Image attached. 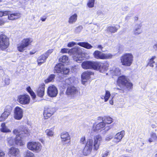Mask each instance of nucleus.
Segmentation results:
<instances>
[{
	"mask_svg": "<svg viewBox=\"0 0 157 157\" xmlns=\"http://www.w3.org/2000/svg\"><path fill=\"white\" fill-rule=\"evenodd\" d=\"M55 77V75L53 74L50 75L45 80L46 83H48L54 80Z\"/></svg>",
	"mask_w": 157,
	"mask_h": 157,
	"instance_id": "obj_41",
	"label": "nucleus"
},
{
	"mask_svg": "<svg viewBox=\"0 0 157 157\" xmlns=\"http://www.w3.org/2000/svg\"><path fill=\"white\" fill-rule=\"evenodd\" d=\"M59 60L60 62L63 63H66V64H67L68 62V58L66 55L62 56Z\"/></svg>",
	"mask_w": 157,
	"mask_h": 157,
	"instance_id": "obj_37",
	"label": "nucleus"
},
{
	"mask_svg": "<svg viewBox=\"0 0 157 157\" xmlns=\"http://www.w3.org/2000/svg\"><path fill=\"white\" fill-rule=\"evenodd\" d=\"M104 128V129L105 131H108L111 128V126L110 125L105 126Z\"/></svg>",
	"mask_w": 157,
	"mask_h": 157,
	"instance_id": "obj_61",
	"label": "nucleus"
},
{
	"mask_svg": "<svg viewBox=\"0 0 157 157\" xmlns=\"http://www.w3.org/2000/svg\"><path fill=\"white\" fill-rule=\"evenodd\" d=\"M13 132L14 134L17 135L19 136L21 135L25 136H28L29 133L27 128H23L21 127L14 129Z\"/></svg>",
	"mask_w": 157,
	"mask_h": 157,
	"instance_id": "obj_11",
	"label": "nucleus"
},
{
	"mask_svg": "<svg viewBox=\"0 0 157 157\" xmlns=\"http://www.w3.org/2000/svg\"><path fill=\"white\" fill-rule=\"evenodd\" d=\"M95 0H89L87 3V6L89 8H92L94 6Z\"/></svg>",
	"mask_w": 157,
	"mask_h": 157,
	"instance_id": "obj_44",
	"label": "nucleus"
},
{
	"mask_svg": "<svg viewBox=\"0 0 157 157\" xmlns=\"http://www.w3.org/2000/svg\"><path fill=\"white\" fill-rule=\"evenodd\" d=\"M5 82L6 85H8L10 83V79L9 78H6L5 80Z\"/></svg>",
	"mask_w": 157,
	"mask_h": 157,
	"instance_id": "obj_57",
	"label": "nucleus"
},
{
	"mask_svg": "<svg viewBox=\"0 0 157 157\" xmlns=\"http://www.w3.org/2000/svg\"><path fill=\"white\" fill-rule=\"evenodd\" d=\"M71 79L70 78V79H67L65 80V82L66 85H69L72 83L70 81Z\"/></svg>",
	"mask_w": 157,
	"mask_h": 157,
	"instance_id": "obj_59",
	"label": "nucleus"
},
{
	"mask_svg": "<svg viewBox=\"0 0 157 157\" xmlns=\"http://www.w3.org/2000/svg\"><path fill=\"white\" fill-rule=\"evenodd\" d=\"M45 85L43 83L39 86L36 90V93L38 96L42 97L44 94Z\"/></svg>",
	"mask_w": 157,
	"mask_h": 157,
	"instance_id": "obj_20",
	"label": "nucleus"
},
{
	"mask_svg": "<svg viewBox=\"0 0 157 157\" xmlns=\"http://www.w3.org/2000/svg\"><path fill=\"white\" fill-rule=\"evenodd\" d=\"M0 130L1 132L4 133L10 132H11V130L9 129L6 126L5 123H2V124L1 125V128Z\"/></svg>",
	"mask_w": 157,
	"mask_h": 157,
	"instance_id": "obj_31",
	"label": "nucleus"
},
{
	"mask_svg": "<svg viewBox=\"0 0 157 157\" xmlns=\"http://www.w3.org/2000/svg\"><path fill=\"white\" fill-rule=\"evenodd\" d=\"M114 90H118V92L119 93H123L124 92V91L123 90L121 89L118 88H114Z\"/></svg>",
	"mask_w": 157,
	"mask_h": 157,
	"instance_id": "obj_58",
	"label": "nucleus"
},
{
	"mask_svg": "<svg viewBox=\"0 0 157 157\" xmlns=\"http://www.w3.org/2000/svg\"><path fill=\"white\" fill-rule=\"evenodd\" d=\"M10 12L9 11H3V16H6L8 15L10 13Z\"/></svg>",
	"mask_w": 157,
	"mask_h": 157,
	"instance_id": "obj_56",
	"label": "nucleus"
},
{
	"mask_svg": "<svg viewBox=\"0 0 157 157\" xmlns=\"http://www.w3.org/2000/svg\"><path fill=\"white\" fill-rule=\"evenodd\" d=\"M70 71V70L68 68H65L64 67L62 74H63L65 75H67Z\"/></svg>",
	"mask_w": 157,
	"mask_h": 157,
	"instance_id": "obj_48",
	"label": "nucleus"
},
{
	"mask_svg": "<svg viewBox=\"0 0 157 157\" xmlns=\"http://www.w3.org/2000/svg\"><path fill=\"white\" fill-rule=\"evenodd\" d=\"M8 20L6 18H2L0 19V25H2L5 23L8 22Z\"/></svg>",
	"mask_w": 157,
	"mask_h": 157,
	"instance_id": "obj_46",
	"label": "nucleus"
},
{
	"mask_svg": "<svg viewBox=\"0 0 157 157\" xmlns=\"http://www.w3.org/2000/svg\"><path fill=\"white\" fill-rule=\"evenodd\" d=\"M77 15L75 13L71 16L69 18L68 22L70 24H73L75 23L77 20Z\"/></svg>",
	"mask_w": 157,
	"mask_h": 157,
	"instance_id": "obj_35",
	"label": "nucleus"
},
{
	"mask_svg": "<svg viewBox=\"0 0 157 157\" xmlns=\"http://www.w3.org/2000/svg\"><path fill=\"white\" fill-rule=\"evenodd\" d=\"M82 29V26H79L77 27L75 29L76 33H78L81 32Z\"/></svg>",
	"mask_w": 157,
	"mask_h": 157,
	"instance_id": "obj_53",
	"label": "nucleus"
},
{
	"mask_svg": "<svg viewBox=\"0 0 157 157\" xmlns=\"http://www.w3.org/2000/svg\"><path fill=\"white\" fill-rule=\"evenodd\" d=\"M61 142L62 144L66 145L69 144L71 142V137L69 133L67 132H62L60 135Z\"/></svg>",
	"mask_w": 157,
	"mask_h": 157,
	"instance_id": "obj_9",
	"label": "nucleus"
},
{
	"mask_svg": "<svg viewBox=\"0 0 157 157\" xmlns=\"http://www.w3.org/2000/svg\"><path fill=\"white\" fill-rule=\"evenodd\" d=\"M111 96L110 92L108 90H106L105 95H102L101 98L102 99H104V101H107Z\"/></svg>",
	"mask_w": 157,
	"mask_h": 157,
	"instance_id": "obj_32",
	"label": "nucleus"
},
{
	"mask_svg": "<svg viewBox=\"0 0 157 157\" xmlns=\"http://www.w3.org/2000/svg\"><path fill=\"white\" fill-rule=\"evenodd\" d=\"M47 58V57L44 54L38 57L37 60L38 65L40 66L42 63H44Z\"/></svg>",
	"mask_w": 157,
	"mask_h": 157,
	"instance_id": "obj_27",
	"label": "nucleus"
},
{
	"mask_svg": "<svg viewBox=\"0 0 157 157\" xmlns=\"http://www.w3.org/2000/svg\"><path fill=\"white\" fill-rule=\"evenodd\" d=\"M19 153V149L17 148L11 147L8 151V155L10 157H17Z\"/></svg>",
	"mask_w": 157,
	"mask_h": 157,
	"instance_id": "obj_18",
	"label": "nucleus"
},
{
	"mask_svg": "<svg viewBox=\"0 0 157 157\" xmlns=\"http://www.w3.org/2000/svg\"><path fill=\"white\" fill-rule=\"evenodd\" d=\"M153 48L155 51H157V43H155L154 44L153 46Z\"/></svg>",
	"mask_w": 157,
	"mask_h": 157,
	"instance_id": "obj_64",
	"label": "nucleus"
},
{
	"mask_svg": "<svg viewBox=\"0 0 157 157\" xmlns=\"http://www.w3.org/2000/svg\"><path fill=\"white\" fill-rule=\"evenodd\" d=\"M102 141L101 136L99 135H97L94 138V150L97 151L99 148V146Z\"/></svg>",
	"mask_w": 157,
	"mask_h": 157,
	"instance_id": "obj_14",
	"label": "nucleus"
},
{
	"mask_svg": "<svg viewBox=\"0 0 157 157\" xmlns=\"http://www.w3.org/2000/svg\"><path fill=\"white\" fill-rule=\"evenodd\" d=\"M17 100L21 104L26 105L29 103L30 98L27 95H20L18 96Z\"/></svg>",
	"mask_w": 157,
	"mask_h": 157,
	"instance_id": "obj_10",
	"label": "nucleus"
},
{
	"mask_svg": "<svg viewBox=\"0 0 157 157\" xmlns=\"http://www.w3.org/2000/svg\"><path fill=\"white\" fill-rule=\"evenodd\" d=\"M23 117V110L19 107H16L14 109V117L17 120H20Z\"/></svg>",
	"mask_w": 157,
	"mask_h": 157,
	"instance_id": "obj_15",
	"label": "nucleus"
},
{
	"mask_svg": "<svg viewBox=\"0 0 157 157\" xmlns=\"http://www.w3.org/2000/svg\"><path fill=\"white\" fill-rule=\"evenodd\" d=\"M118 29L115 26H109L107 28L108 31L112 33H114L117 32Z\"/></svg>",
	"mask_w": 157,
	"mask_h": 157,
	"instance_id": "obj_39",
	"label": "nucleus"
},
{
	"mask_svg": "<svg viewBox=\"0 0 157 157\" xmlns=\"http://www.w3.org/2000/svg\"><path fill=\"white\" fill-rule=\"evenodd\" d=\"M5 154V152L3 151L0 150V157H4Z\"/></svg>",
	"mask_w": 157,
	"mask_h": 157,
	"instance_id": "obj_60",
	"label": "nucleus"
},
{
	"mask_svg": "<svg viewBox=\"0 0 157 157\" xmlns=\"http://www.w3.org/2000/svg\"><path fill=\"white\" fill-rule=\"evenodd\" d=\"M101 118L102 121L105 124H111L113 122V119L111 117L109 116H105L103 117H99Z\"/></svg>",
	"mask_w": 157,
	"mask_h": 157,
	"instance_id": "obj_28",
	"label": "nucleus"
},
{
	"mask_svg": "<svg viewBox=\"0 0 157 157\" xmlns=\"http://www.w3.org/2000/svg\"><path fill=\"white\" fill-rule=\"evenodd\" d=\"M80 142L81 144H84L86 143V138L84 136L82 137L80 139Z\"/></svg>",
	"mask_w": 157,
	"mask_h": 157,
	"instance_id": "obj_52",
	"label": "nucleus"
},
{
	"mask_svg": "<svg viewBox=\"0 0 157 157\" xmlns=\"http://www.w3.org/2000/svg\"><path fill=\"white\" fill-rule=\"evenodd\" d=\"M93 145L94 143L93 142V140L92 139H88L85 146L90 147V148L92 149Z\"/></svg>",
	"mask_w": 157,
	"mask_h": 157,
	"instance_id": "obj_38",
	"label": "nucleus"
},
{
	"mask_svg": "<svg viewBox=\"0 0 157 157\" xmlns=\"http://www.w3.org/2000/svg\"><path fill=\"white\" fill-rule=\"evenodd\" d=\"M98 63L97 62L86 61L83 62L82 64V67L84 69H93L96 70Z\"/></svg>",
	"mask_w": 157,
	"mask_h": 157,
	"instance_id": "obj_8",
	"label": "nucleus"
},
{
	"mask_svg": "<svg viewBox=\"0 0 157 157\" xmlns=\"http://www.w3.org/2000/svg\"><path fill=\"white\" fill-rule=\"evenodd\" d=\"M134 13H129L128 15L126 16L125 18V19L126 21H128L130 19L133 15Z\"/></svg>",
	"mask_w": 157,
	"mask_h": 157,
	"instance_id": "obj_50",
	"label": "nucleus"
},
{
	"mask_svg": "<svg viewBox=\"0 0 157 157\" xmlns=\"http://www.w3.org/2000/svg\"><path fill=\"white\" fill-rule=\"evenodd\" d=\"M77 44L87 49H90L93 47L90 44L87 42H81L78 43Z\"/></svg>",
	"mask_w": 157,
	"mask_h": 157,
	"instance_id": "obj_29",
	"label": "nucleus"
},
{
	"mask_svg": "<svg viewBox=\"0 0 157 157\" xmlns=\"http://www.w3.org/2000/svg\"><path fill=\"white\" fill-rule=\"evenodd\" d=\"M30 94L31 95V96L32 97L33 99H34L35 98L36 96L34 93L33 91L30 93Z\"/></svg>",
	"mask_w": 157,
	"mask_h": 157,
	"instance_id": "obj_62",
	"label": "nucleus"
},
{
	"mask_svg": "<svg viewBox=\"0 0 157 157\" xmlns=\"http://www.w3.org/2000/svg\"><path fill=\"white\" fill-rule=\"evenodd\" d=\"M70 55H72L74 60L79 63L84 60V56L82 54L81 48L78 46L70 49Z\"/></svg>",
	"mask_w": 157,
	"mask_h": 157,
	"instance_id": "obj_1",
	"label": "nucleus"
},
{
	"mask_svg": "<svg viewBox=\"0 0 157 157\" xmlns=\"http://www.w3.org/2000/svg\"><path fill=\"white\" fill-rule=\"evenodd\" d=\"M92 148L85 146L83 150V154L84 155L86 156L89 155L92 151Z\"/></svg>",
	"mask_w": 157,
	"mask_h": 157,
	"instance_id": "obj_33",
	"label": "nucleus"
},
{
	"mask_svg": "<svg viewBox=\"0 0 157 157\" xmlns=\"http://www.w3.org/2000/svg\"><path fill=\"white\" fill-rule=\"evenodd\" d=\"M98 65L97 66V69L96 70L98 69V71L101 73H105L107 71L109 67V65L107 63H101L100 62H98Z\"/></svg>",
	"mask_w": 157,
	"mask_h": 157,
	"instance_id": "obj_16",
	"label": "nucleus"
},
{
	"mask_svg": "<svg viewBox=\"0 0 157 157\" xmlns=\"http://www.w3.org/2000/svg\"><path fill=\"white\" fill-rule=\"evenodd\" d=\"M63 67V65L61 63L57 64L54 68V73H62Z\"/></svg>",
	"mask_w": 157,
	"mask_h": 157,
	"instance_id": "obj_25",
	"label": "nucleus"
},
{
	"mask_svg": "<svg viewBox=\"0 0 157 157\" xmlns=\"http://www.w3.org/2000/svg\"><path fill=\"white\" fill-rule=\"evenodd\" d=\"M9 45V39L4 35H0V49L4 50L7 48Z\"/></svg>",
	"mask_w": 157,
	"mask_h": 157,
	"instance_id": "obj_7",
	"label": "nucleus"
},
{
	"mask_svg": "<svg viewBox=\"0 0 157 157\" xmlns=\"http://www.w3.org/2000/svg\"><path fill=\"white\" fill-rule=\"evenodd\" d=\"M15 144L19 145L22 146L24 144L25 142L21 136L17 135L15 140Z\"/></svg>",
	"mask_w": 157,
	"mask_h": 157,
	"instance_id": "obj_26",
	"label": "nucleus"
},
{
	"mask_svg": "<svg viewBox=\"0 0 157 157\" xmlns=\"http://www.w3.org/2000/svg\"><path fill=\"white\" fill-rule=\"evenodd\" d=\"M113 135L112 134L108 135L105 138L106 141H109L113 138Z\"/></svg>",
	"mask_w": 157,
	"mask_h": 157,
	"instance_id": "obj_51",
	"label": "nucleus"
},
{
	"mask_svg": "<svg viewBox=\"0 0 157 157\" xmlns=\"http://www.w3.org/2000/svg\"><path fill=\"white\" fill-rule=\"evenodd\" d=\"M24 155V157H35L34 154L29 151H28Z\"/></svg>",
	"mask_w": 157,
	"mask_h": 157,
	"instance_id": "obj_42",
	"label": "nucleus"
},
{
	"mask_svg": "<svg viewBox=\"0 0 157 157\" xmlns=\"http://www.w3.org/2000/svg\"><path fill=\"white\" fill-rule=\"evenodd\" d=\"M70 49L67 48H62L61 50V52L62 53H68L69 55L70 53Z\"/></svg>",
	"mask_w": 157,
	"mask_h": 157,
	"instance_id": "obj_47",
	"label": "nucleus"
},
{
	"mask_svg": "<svg viewBox=\"0 0 157 157\" xmlns=\"http://www.w3.org/2000/svg\"><path fill=\"white\" fill-rule=\"evenodd\" d=\"M8 143L10 145H12L14 143V139L12 137H8L7 139Z\"/></svg>",
	"mask_w": 157,
	"mask_h": 157,
	"instance_id": "obj_43",
	"label": "nucleus"
},
{
	"mask_svg": "<svg viewBox=\"0 0 157 157\" xmlns=\"http://www.w3.org/2000/svg\"><path fill=\"white\" fill-rule=\"evenodd\" d=\"M141 25L140 24H137L135 26L134 30V33L136 35H138L142 33V30L141 29Z\"/></svg>",
	"mask_w": 157,
	"mask_h": 157,
	"instance_id": "obj_30",
	"label": "nucleus"
},
{
	"mask_svg": "<svg viewBox=\"0 0 157 157\" xmlns=\"http://www.w3.org/2000/svg\"><path fill=\"white\" fill-rule=\"evenodd\" d=\"M156 58V56H152L151 58L149 60L147 65L150 67H153L155 66L156 70L157 71V63H155L154 60Z\"/></svg>",
	"mask_w": 157,
	"mask_h": 157,
	"instance_id": "obj_24",
	"label": "nucleus"
},
{
	"mask_svg": "<svg viewBox=\"0 0 157 157\" xmlns=\"http://www.w3.org/2000/svg\"><path fill=\"white\" fill-rule=\"evenodd\" d=\"M27 146L29 149L36 153L40 151L42 148V145L38 142H29L27 144Z\"/></svg>",
	"mask_w": 157,
	"mask_h": 157,
	"instance_id": "obj_5",
	"label": "nucleus"
},
{
	"mask_svg": "<svg viewBox=\"0 0 157 157\" xmlns=\"http://www.w3.org/2000/svg\"><path fill=\"white\" fill-rule=\"evenodd\" d=\"M93 55L94 58L97 59H108L112 58L113 56L110 53H103L97 50L94 52Z\"/></svg>",
	"mask_w": 157,
	"mask_h": 157,
	"instance_id": "obj_6",
	"label": "nucleus"
},
{
	"mask_svg": "<svg viewBox=\"0 0 157 157\" xmlns=\"http://www.w3.org/2000/svg\"><path fill=\"white\" fill-rule=\"evenodd\" d=\"M20 17L21 14L19 13H12L10 12L8 18L10 20H13L19 18Z\"/></svg>",
	"mask_w": 157,
	"mask_h": 157,
	"instance_id": "obj_23",
	"label": "nucleus"
},
{
	"mask_svg": "<svg viewBox=\"0 0 157 157\" xmlns=\"http://www.w3.org/2000/svg\"><path fill=\"white\" fill-rule=\"evenodd\" d=\"M78 93L77 89L74 86H68L66 94L69 97L73 98Z\"/></svg>",
	"mask_w": 157,
	"mask_h": 157,
	"instance_id": "obj_12",
	"label": "nucleus"
},
{
	"mask_svg": "<svg viewBox=\"0 0 157 157\" xmlns=\"http://www.w3.org/2000/svg\"><path fill=\"white\" fill-rule=\"evenodd\" d=\"M109 152L106 151L102 154V157H106L109 154Z\"/></svg>",
	"mask_w": 157,
	"mask_h": 157,
	"instance_id": "obj_63",
	"label": "nucleus"
},
{
	"mask_svg": "<svg viewBox=\"0 0 157 157\" xmlns=\"http://www.w3.org/2000/svg\"><path fill=\"white\" fill-rule=\"evenodd\" d=\"M53 49H51L48 50L44 54V55L47 57V58L48 57L49 55L53 52Z\"/></svg>",
	"mask_w": 157,
	"mask_h": 157,
	"instance_id": "obj_49",
	"label": "nucleus"
},
{
	"mask_svg": "<svg viewBox=\"0 0 157 157\" xmlns=\"http://www.w3.org/2000/svg\"><path fill=\"white\" fill-rule=\"evenodd\" d=\"M45 133L48 136H53L54 134L53 129L52 128L47 129L45 131Z\"/></svg>",
	"mask_w": 157,
	"mask_h": 157,
	"instance_id": "obj_40",
	"label": "nucleus"
},
{
	"mask_svg": "<svg viewBox=\"0 0 157 157\" xmlns=\"http://www.w3.org/2000/svg\"><path fill=\"white\" fill-rule=\"evenodd\" d=\"M105 126V124L103 121L96 124L94 123L92 128L93 130L95 132H98L101 129L104 128Z\"/></svg>",
	"mask_w": 157,
	"mask_h": 157,
	"instance_id": "obj_19",
	"label": "nucleus"
},
{
	"mask_svg": "<svg viewBox=\"0 0 157 157\" xmlns=\"http://www.w3.org/2000/svg\"><path fill=\"white\" fill-rule=\"evenodd\" d=\"M90 73L88 72H85L82 74L81 77L82 82L83 84H85V82H86L90 78Z\"/></svg>",
	"mask_w": 157,
	"mask_h": 157,
	"instance_id": "obj_22",
	"label": "nucleus"
},
{
	"mask_svg": "<svg viewBox=\"0 0 157 157\" xmlns=\"http://www.w3.org/2000/svg\"><path fill=\"white\" fill-rule=\"evenodd\" d=\"M124 135V132L122 131L117 133L114 136L113 141L116 143H118L121 141Z\"/></svg>",
	"mask_w": 157,
	"mask_h": 157,
	"instance_id": "obj_21",
	"label": "nucleus"
},
{
	"mask_svg": "<svg viewBox=\"0 0 157 157\" xmlns=\"http://www.w3.org/2000/svg\"><path fill=\"white\" fill-rule=\"evenodd\" d=\"M53 108H46L44 110L43 115L45 119H47L50 117L54 113Z\"/></svg>",
	"mask_w": 157,
	"mask_h": 157,
	"instance_id": "obj_17",
	"label": "nucleus"
},
{
	"mask_svg": "<svg viewBox=\"0 0 157 157\" xmlns=\"http://www.w3.org/2000/svg\"><path fill=\"white\" fill-rule=\"evenodd\" d=\"M33 41V40L32 38L24 39L20 43L18 44L17 50L20 52H23L26 49V48L31 44Z\"/></svg>",
	"mask_w": 157,
	"mask_h": 157,
	"instance_id": "obj_4",
	"label": "nucleus"
},
{
	"mask_svg": "<svg viewBox=\"0 0 157 157\" xmlns=\"http://www.w3.org/2000/svg\"><path fill=\"white\" fill-rule=\"evenodd\" d=\"M151 138L154 140H156L157 138L156 134L153 132H152L151 134Z\"/></svg>",
	"mask_w": 157,
	"mask_h": 157,
	"instance_id": "obj_55",
	"label": "nucleus"
},
{
	"mask_svg": "<svg viewBox=\"0 0 157 157\" xmlns=\"http://www.w3.org/2000/svg\"><path fill=\"white\" fill-rule=\"evenodd\" d=\"M47 93L49 96L51 97H54L57 95L58 90L55 86L52 85L48 88Z\"/></svg>",
	"mask_w": 157,
	"mask_h": 157,
	"instance_id": "obj_13",
	"label": "nucleus"
},
{
	"mask_svg": "<svg viewBox=\"0 0 157 157\" xmlns=\"http://www.w3.org/2000/svg\"><path fill=\"white\" fill-rule=\"evenodd\" d=\"M117 85L124 88V89L129 90L132 88V84L128 79L124 76H121L118 77L117 80Z\"/></svg>",
	"mask_w": 157,
	"mask_h": 157,
	"instance_id": "obj_2",
	"label": "nucleus"
},
{
	"mask_svg": "<svg viewBox=\"0 0 157 157\" xmlns=\"http://www.w3.org/2000/svg\"><path fill=\"white\" fill-rule=\"evenodd\" d=\"M12 110L11 107L10 105H7L6 106L4 112H6L9 114H10Z\"/></svg>",
	"mask_w": 157,
	"mask_h": 157,
	"instance_id": "obj_45",
	"label": "nucleus"
},
{
	"mask_svg": "<svg viewBox=\"0 0 157 157\" xmlns=\"http://www.w3.org/2000/svg\"><path fill=\"white\" fill-rule=\"evenodd\" d=\"M134 57L131 53H125L122 55L120 58L122 65L126 67L130 66L132 63Z\"/></svg>",
	"mask_w": 157,
	"mask_h": 157,
	"instance_id": "obj_3",
	"label": "nucleus"
},
{
	"mask_svg": "<svg viewBox=\"0 0 157 157\" xmlns=\"http://www.w3.org/2000/svg\"><path fill=\"white\" fill-rule=\"evenodd\" d=\"M77 44L76 43L74 42H70L68 44L67 46L68 47H71Z\"/></svg>",
	"mask_w": 157,
	"mask_h": 157,
	"instance_id": "obj_54",
	"label": "nucleus"
},
{
	"mask_svg": "<svg viewBox=\"0 0 157 157\" xmlns=\"http://www.w3.org/2000/svg\"><path fill=\"white\" fill-rule=\"evenodd\" d=\"M111 73L113 75H118L121 74L120 70L118 67H113L111 71Z\"/></svg>",
	"mask_w": 157,
	"mask_h": 157,
	"instance_id": "obj_34",
	"label": "nucleus"
},
{
	"mask_svg": "<svg viewBox=\"0 0 157 157\" xmlns=\"http://www.w3.org/2000/svg\"><path fill=\"white\" fill-rule=\"evenodd\" d=\"M10 115V114L6 112H4L2 114L0 117V121H4Z\"/></svg>",
	"mask_w": 157,
	"mask_h": 157,
	"instance_id": "obj_36",
	"label": "nucleus"
}]
</instances>
